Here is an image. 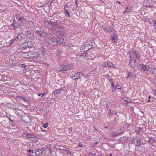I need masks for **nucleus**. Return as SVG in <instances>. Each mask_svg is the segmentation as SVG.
<instances>
[{"label":"nucleus","mask_w":156,"mask_h":156,"mask_svg":"<svg viewBox=\"0 0 156 156\" xmlns=\"http://www.w3.org/2000/svg\"><path fill=\"white\" fill-rule=\"evenodd\" d=\"M120 87H121V86L119 85H117L116 86V88H117L118 89H121Z\"/></svg>","instance_id":"39"},{"label":"nucleus","mask_w":156,"mask_h":156,"mask_svg":"<svg viewBox=\"0 0 156 156\" xmlns=\"http://www.w3.org/2000/svg\"><path fill=\"white\" fill-rule=\"evenodd\" d=\"M101 27L103 28V27H105V26L104 25H102L101 26Z\"/></svg>","instance_id":"62"},{"label":"nucleus","mask_w":156,"mask_h":156,"mask_svg":"<svg viewBox=\"0 0 156 156\" xmlns=\"http://www.w3.org/2000/svg\"><path fill=\"white\" fill-rule=\"evenodd\" d=\"M138 53L135 50H133L130 52V57L132 58L139 59L140 57L137 55Z\"/></svg>","instance_id":"3"},{"label":"nucleus","mask_w":156,"mask_h":156,"mask_svg":"<svg viewBox=\"0 0 156 156\" xmlns=\"http://www.w3.org/2000/svg\"><path fill=\"white\" fill-rule=\"evenodd\" d=\"M127 75H128V76L127 77V79L128 78L130 77H134L135 76V75L134 73L130 72H128Z\"/></svg>","instance_id":"16"},{"label":"nucleus","mask_w":156,"mask_h":156,"mask_svg":"<svg viewBox=\"0 0 156 156\" xmlns=\"http://www.w3.org/2000/svg\"><path fill=\"white\" fill-rule=\"evenodd\" d=\"M112 113L113 114H115L117 115V113L115 111H112Z\"/></svg>","instance_id":"45"},{"label":"nucleus","mask_w":156,"mask_h":156,"mask_svg":"<svg viewBox=\"0 0 156 156\" xmlns=\"http://www.w3.org/2000/svg\"><path fill=\"white\" fill-rule=\"evenodd\" d=\"M27 156H32L30 154H29L27 155Z\"/></svg>","instance_id":"59"},{"label":"nucleus","mask_w":156,"mask_h":156,"mask_svg":"<svg viewBox=\"0 0 156 156\" xmlns=\"http://www.w3.org/2000/svg\"><path fill=\"white\" fill-rule=\"evenodd\" d=\"M41 153H42V154L43 153V152H44V149L43 148H42V149H41Z\"/></svg>","instance_id":"46"},{"label":"nucleus","mask_w":156,"mask_h":156,"mask_svg":"<svg viewBox=\"0 0 156 156\" xmlns=\"http://www.w3.org/2000/svg\"><path fill=\"white\" fill-rule=\"evenodd\" d=\"M126 98L125 97H124L122 98V100L125 101V100H126Z\"/></svg>","instance_id":"53"},{"label":"nucleus","mask_w":156,"mask_h":156,"mask_svg":"<svg viewBox=\"0 0 156 156\" xmlns=\"http://www.w3.org/2000/svg\"><path fill=\"white\" fill-rule=\"evenodd\" d=\"M65 152L69 155H71L72 154L71 152L69 150H68L67 148V150H66Z\"/></svg>","instance_id":"35"},{"label":"nucleus","mask_w":156,"mask_h":156,"mask_svg":"<svg viewBox=\"0 0 156 156\" xmlns=\"http://www.w3.org/2000/svg\"><path fill=\"white\" fill-rule=\"evenodd\" d=\"M150 101H151V100L150 99H148L147 101V102L149 103V102H150Z\"/></svg>","instance_id":"57"},{"label":"nucleus","mask_w":156,"mask_h":156,"mask_svg":"<svg viewBox=\"0 0 156 156\" xmlns=\"http://www.w3.org/2000/svg\"><path fill=\"white\" fill-rule=\"evenodd\" d=\"M141 140L140 138H136L134 142V144L136 146H140Z\"/></svg>","instance_id":"7"},{"label":"nucleus","mask_w":156,"mask_h":156,"mask_svg":"<svg viewBox=\"0 0 156 156\" xmlns=\"http://www.w3.org/2000/svg\"><path fill=\"white\" fill-rule=\"evenodd\" d=\"M41 93L39 94H38V96H41Z\"/></svg>","instance_id":"61"},{"label":"nucleus","mask_w":156,"mask_h":156,"mask_svg":"<svg viewBox=\"0 0 156 156\" xmlns=\"http://www.w3.org/2000/svg\"><path fill=\"white\" fill-rule=\"evenodd\" d=\"M49 151L50 152V153L51 154L52 153V151H51V149H49Z\"/></svg>","instance_id":"54"},{"label":"nucleus","mask_w":156,"mask_h":156,"mask_svg":"<svg viewBox=\"0 0 156 156\" xmlns=\"http://www.w3.org/2000/svg\"><path fill=\"white\" fill-rule=\"evenodd\" d=\"M61 68H57V70L58 71H63V70H62V69L61 66H60Z\"/></svg>","instance_id":"42"},{"label":"nucleus","mask_w":156,"mask_h":156,"mask_svg":"<svg viewBox=\"0 0 156 156\" xmlns=\"http://www.w3.org/2000/svg\"><path fill=\"white\" fill-rule=\"evenodd\" d=\"M88 154L90 156H95L96 155V154L92 153H88Z\"/></svg>","instance_id":"34"},{"label":"nucleus","mask_w":156,"mask_h":156,"mask_svg":"<svg viewBox=\"0 0 156 156\" xmlns=\"http://www.w3.org/2000/svg\"><path fill=\"white\" fill-rule=\"evenodd\" d=\"M112 86L113 87V88L114 87V85L113 83H112Z\"/></svg>","instance_id":"51"},{"label":"nucleus","mask_w":156,"mask_h":156,"mask_svg":"<svg viewBox=\"0 0 156 156\" xmlns=\"http://www.w3.org/2000/svg\"><path fill=\"white\" fill-rule=\"evenodd\" d=\"M102 66L104 67H108L107 66V62H103L102 63Z\"/></svg>","instance_id":"33"},{"label":"nucleus","mask_w":156,"mask_h":156,"mask_svg":"<svg viewBox=\"0 0 156 156\" xmlns=\"http://www.w3.org/2000/svg\"><path fill=\"white\" fill-rule=\"evenodd\" d=\"M69 131H71L72 130V128H70L69 129Z\"/></svg>","instance_id":"58"},{"label":"nucleus","mask_w":156,"mask_h":156,"mask_svg":"<svg viewBox=\"0 0 156 156\" xmlns=\"http://www.w3.org/2000/svg\"><path fill=\"white\" fill-rule=\"evenodd\" d=\"M112 154H109V156H112Z\"/></svg>","instance_id":"64"},{"label":"nucleus","mask_w":156,"mask_h":156,"mask_svg":"<svg viewBox=\"0 0 156 156\" xmlns=\"http://www.w3.org/2000/svg\"><path fill=\"white\" fill-rule=\"evenodd\" d=\"M112 29L111 28H110V27L107 28V29L106 30V32L108 33H110L112 32Z\"/></svg>","instance_id":"25"},{"label":"nucleus","mask_w":156,"mask_h":156,"mask_svg":"<svg viewBox=\"0 0 156 156\" xmlns=\"http://www.w3.org/2000/svg\"><path fill=\"white\" fill-rule=\"evenodd\" d=\"M28 42H26L25 43H24L22 45L23 46V47H22V49H25L26 48H29V46H28Z\"/></svg>","instance_id":"17"},{"label":"nucleus","mask_w":156,"mask_h":156,"mask_svg":"<svg viewBox=\"0 0 156 156\" xmlns=\"http://www.w3.org/2000/svg\"><path fill=\"white\" fill-rule=\"evenodd\" d=\"M131 12V10L130 9H128V7H126V9L123 12V14L125 13L126 12Z\"/></svg>","instance_id":"28"},{"label":"nucleus","mask_w":156,"mask_h":156,"mask_svg":"<svg viewBox=\"0 0 156 156\" xmlns=\"http://www.w3.org/2000/svg\"><path fill=\"white\" fill-rule=\"evenodd\" d=\"M90 48H85V50H84V51H87V50H89V49H90Z\"/></svg>","instance_id":"48"},{"label":"nucleus","mask_w":156,"mask_h":156,"mask_svg":"<svg viewBox=\"0 0 156 156\" xmlns=\"http://www.w3.org/2000/svg\"><path fill=\"white\" fill-rule=\"evenodd\" d=\"M51 3L49 2V1L47 3V5H48V6H51Z\"/></svg>","instance_id":"41"},{"label":"nucleus","mask_w":156,"mask_h":156,"mask_svg":"<svg viewBox=\"0 0 156 156\" xmlns=\"http://www.w3.org/2000/svg\"><path fill=\"white\" fill-rule=\"evenodd\" d=\"M32 34V33L30 31H27L25 33V35L28 37H30V36Z\"/></svg>","instance_id":"26"},{"label":"nucleus","mask_w":156,"mask_h":156,"mask_svg":"<svg viewBox=\"0 0 156 156\" xmlns=\"http://www.w3.org/2000/svg\"><path fill=\"white\" fill-rule=\"evenodd\" d=\"M23 21H25L26 22H28V23H33V22L31 21H28V20H27L25 19V20Z\"/></svg>","instance_id":"38"},{"label":"nucleus","mask_w":156,"mask_h":156,"mask_svg":"<svg viewBox=\"0 0 156 156\" xmlns=\"http://www.w3.org/2000/svg\"><path fill=\"white\" fill-rule=\"evenodd\" d=\"M82 74L80 72H77L76 74L74 76H70V78L73 80H74L76 79H80L81 78V76Z\"/></svg>","instance_id":"4"},{"label":"nucleus","mask_w":156,"mask_h":156,"mask_svg":"<svg viewBox=\"0 0 156 156\" xmlns=\"http://www.w3.org/2000/svg\"><path fill=\"white\" fill-rule=\"evenodd\" d=\"M16 19L19 22H23L25 20V19L24 17H20V15L19 14H16Z\"/></svg>","instance_id":"8"},{"label":"nucleus","mask_w":156,"mask_h":156,"mask_svg":"<svg viewBox=\"0 0 156 156\" xmlns=\"http://www.w3.org/2000/svg\"><path fill=\"white\" fill-rule=\"evenodd\" d=\"M148 142L149 143H151V140H149L148 141Z\"/></svg>","instance_id":"60"},{"label":"nucleus","mask_w":156,"mask_h":156,"mask_svg":"<svg viewBox=\"0 0 156 156\" xmlns=\"http://www.w3.org/2000/svg\"><path fill=\"white\" fill-rule=\"evenodd\" d=\"M41 152V149H38L35 151V154L37 156H40L42 154V153Z\"/></svg>","instance_id":"15"},{"label":"nucleus","mask_w":156,"mask_h":156,"mask_svg":"<svg viewBox=\"0 0 156 156\" xmlns=\"http://www.w3.org/2000/svg\"><path fill=\"white\" fill-rule=\"evenodd\" d=\"M61 39L60 40H59L58 38H57V39L53 37H51L50 38V41H51V43L52 44L54 45L56 44H55L56 42H59L60 43H62L64 39Z\"/></svg>","instance_id":"2"},{"label":"nucleus","mask_w":156,"mask_h":156,"mask_svg":"<svg viewBox=\"0 0 156 156\" xmlns=\"http://www.w3.org/2000/svg\"><path fill=\"white\" fill-rule=\"evenodd\" d=\"M153 91L154 93V94L156 95V90H153Z\"/></svg>","instance_id":"47"},{"label":"nucleus","mask_w":156,"mask_h":156,"mask_svg":"<svg viewBox=\"0 0 156 156\" xmlns=\"http://www.w3.org/2000/svg\"><path fill=\"white\" fill-rule=\"evenodd\" d=\"M38 51L40 52L41 55H44V52L45 51V48L43 47H41L39 48L38 50Z\"/></svg>","instance_id":"12"},{"label":"nucleus","mask_w":156,"mask_h":156,"mask_svg":"<svg viewBox=\"0 0 156 156\" xmlns=\"http://www.w3.org/2000/svg\"><path fill=\"white\" fill-rule=\"evenodd\" d=\"M88 45V44H84V47H87ZM89 45V46H90V44H89V45Z\"/></svg>","instance_id":"52"},{"label":"nucleus","mask_w":156,"mask_h":156,"mask_svg":"<svg viewBox=\"0 0 156 156\" xmlns=\"http://www.w3.org/2000/svg\"><path fill=\"white\" fill-rule=\"evenodd\" d=\"M28 152L29 153H34V152L33 150H31V149H29L28 151Z\"/></svg>","instance_id":"40"},{"label":"nucleus","mask_w":156,"mask_h":156,"mask_svg":"<svg viewBox=\"0 0 156 156\" xmlns=\"http://www.w3.org/2000/svg\"><path fill=\"white\" fill-rule=\"evenodd\" d=\"M142 66L141 68V69L145 71H147L149 69V66H148L146 65H142Z\"/></svg>","instance_id":"11"},{"label":"nucleus","mask_w":156,"mask_h":156,"mask_svg":"<svg viewBox=\"0 0 156 156\" xmlns=\"http://www.w3.org/2000/svg\"><path fill=\"white\" fill-rule=\"evenodd\" d=\"M49 26L51 27V29L54 30H55L56 28L58 27V25L56 23H53L52 22L49 23Z\"/></svg>","instance_id":"6"},{"label":"nucleus","mask_w":156,"mask_h":156,"mask_svg":"<svg viewBox=\"0 0 156 156\" xmlns=\"http://www.w3.org/2000/svg\"><path fill=\"white\" fill-rule=\"evenodd\" d=\"M107 66L109 68L114 67V65L110 62H107Z\"/></svg>","instance_id":"19"},{"label":"nucleus","mask_w":156,"mask_h":156,"mask_svg":"<svg viewBox=\"0 0 156 156\" xmlns=\"http://www.w3.org/2000/svg\"><path fill=\"white\" fill-rule=\"evenodd\" d=\"M61 57V53L60 51H58V53L57 55V58L58 60H59Z\"/></svg>","instance_id":"24"},{"label":"nucleus","mask_w":156,"mask_h":156,"mask_svg":"<svg viewBox=\"0 0 156 156\" xmlns=\"http://www.w3.org/2000/svg\"><path fill=\"white\" fill-rule=\"evenodd\" d=\"M77 2V0H76V1L75 2V4H76V6H78Z\"/></svg>","instance_id":"49"},{"label":"nucleus","mask_w":156,"mask_h":156,"mask_svg":"<svg viewBox=\"0 0 156 156\" xmlns=\"http://www.w3.org/2000/svg\"><path fill=\"white\" fill-rule=\"evenodd\" d=\"M131 101V99H130L128 98H126V100H125V102H128L129 103H130Z\"/></svg>","instance_id":"31"},{"label":"nucleus","mask_w":156,"mask_h":156,"mask_svg":"<svg viewBox=\"0 0 156 156\" xmlns=\"http://www.w3.org/2000/svg\"><path fill=\"white\" fill-rule=\"evenodd\" d=\"M118 39V35L114 33L112 34H111V39L113 42H116Z\"/></svg>","instance_id":"5"},{"label":"nucleus","mask_w":156,"mask_h":156,"mask_svg":"<svg viewBox=\"0 0 156 156\" xmlns=\"http://www.w3.org/2000/svg\"><path fill=\"white\" fill-rule=\"evenodd\" d=\"M64 14L66 16H67L68 17H70V13L68 11H64Z\"/></svg>","instance_id":"27"},{"label":"nucleus","mask_w":156,"mask_h":156,"mask_svg":"<svg viewBox=\"0 0 156 156\" xmlns=\"http://www.w3.org/2000/svg\"><path fill=\"white\" fill-rule=\"evenodd\" d=\"M21 99L22 100L27 102L28 103L29 102V99L26 97H22Z\"/></svg>","instance_id":"22"},{"label":"nucleus","mask_w":156,"mask_h":156,"mask_svg":"<svg viewBox=\"0 0 156 156\" xmlns=\"http://www.w3.org/2000/svg\"><path fill=\"white\" fill-rule=\"evenodd\" d=\"M45 93L44 92L43 93L42 95L41 96V97H43V96L45 94Z\"/></svg>","instance_id":"55"},{"label":"nucleus","mask_w":156,"mask_h":156,"mask_svg":"<svg viewBox=\"0 0 156 156\" xmlns=\"http://www.w3.org/2000/svg\"><path fill=\"white\" fill-rule=\"evenodd\" d=\"M78 146L83 147V145L82 144H79Z\"/></svg>","instance_id":"43"},{"label":"nucleus","mask_w":156,"mask_h":156,"mask_svg":"<svg viewBox=\"0 0 156 156\" xmlns=\"http://www.w3.org/2000/svg\"><path fill=\"white\" fill-rule=\"evenodd\" d=\"M135 60H133V59H132V58L131 59V60L130 62H129V64L132 67L134 68L135 66Z\"/></svg>","instance_id":"9"},{"label":"nucleus","mask_w":156,"mask_h":156,"mask_svg":"<svg viewBox=\"0 0 156 156\" xmlns=\"http://www.w3.org/2000/svg\"><path fill=\"white\" fill-rule=\"evenodd\" d=\"M122 133L121 132L119 133H116L113 134L112 136L113 137L115 138L118 136L121 135Z\"/></svg>","instance_id":"18"},{"label":"nucleus","mask_w":156,"mask_h":156,"mask_svg":"<svg viewBox=\"0 0 156 156\" xmlns=\"http://www.w3.org/2000/svg\"><path fill=\"white\" fill-rule=\"evenodd\" d=\"M40 54L39 52H35L32 54L31 57L32 58H36L39 57Z\"/></svg>","instance_id":"13"},{"label":"nucleus","mask_w":156,"mask_h":156,"mask_svg":"<svg viewBox=\"0 0 156 156\" xmlns=\"http://www.w3.org/2000/svg\"><path fill=\"white\" fill-rule=\"evenodd\" d=\"M37 32L38 33V34H39V36L42 37H44L45 35L46 34V33L45 32L43 31H42L41 32V31H38L37 32Z\"/></svg>","instance_id":"14"},{"label":"nucleus","mask_w":156,"mask_h":156,"mask_svg":"<svg viewBox=\"0 0 156 156\" xmlns=\"http://www.w3.org/2000/svg\"><path fill=\"white\" fill-rule=\"evenodd\" d=\"M73 66V63H70L68 64L66 63L64 64L61 66L62 69L63 71H67L71 69Z\"/></svg>","instance_id":"1"},{"label":"nucleus","mask_w":156,"mask_h":156,"mask_svg":"<svg viewBox=\"0 0 156 156\" xmlns=\"http://www.w3.org/2000/svg\"><path fill=\"white\" fill-rule=\"evenodd\" d=\"M65 152L69 155H71L72 154L71 152L69 150H68L67 148V150H66Z\"/></svg>","instance_id":"36"},{"label":"nucleus","mask_w":156,"mask_h":156,"mask_svg":"<svg viewBox=\"0 0 156 156\" xmlns=\"http://www.w3.org/2000/svg\"><path fill=\"white\" fill-rule=\"evenodd\" d=\"M61 89H57L56 90H55L53 91L54 94V95H55L56 94L59 93L61 92Z\"/></svg>","instance_id":"21"},{"label":"nucleus","mask_w":156,"mask_h":156,"mask_svg":"<svg viewBox=\"0 0 156 156\" xmlns=\"http://www.w3.org/2000/svg\"><path fill=\"white\" fill-rule=\"evenodd\" d=\"M17 23V22H16L15 20H14L13 23H12V24L11 25V26L12 27H13V30L15 29V28H16L17 27H16L15 26L16 24Z\"/></svg>","instance_id":"20"},{"label":"nucleus","mask_w":156,"mask_h":156,"mask_svg":"<svg viewBox=\"0 0 156 156\" xmlns=\"http://www.w3.org/2000/svg\"><path fill=\"white\" fill-rule=\"evenodd\" d=\"M103 28L106 32V30H107V28L106 27H103Z\"/></svg>","instance_id":"44"},{"label":"nucleus","mask_w":156,"mask_h":156,"mask_svg":"<svg viewBox=\"0 0 156 156\" xmlns=\"http://www.w3.org/2000/svg\"><path fill=\"white\" fill-rule=\"evenodd\" d=\"M67 148L66 147H64L63 146H60V148L58 149L65 151L66 150H67Z\"/></svg>","instance_id":"23"},{"label":"nucleus","mask_w":156,"mask_h":156,"mask_svg":"<svg viewBox=\"0 0 156 156\" xmlns=\"http://www.w3.org/2000/svg\"><path fill=\"white\" fill-rule=\"evenodd\" d=\"M21 34H20L18 35L17 37H16L17 39H18V40H20L22 38Z\"/></svg>","instance_id":"29"},{"label":"nucleus","mask_w":156,"mask_h":156,"mask_svg":"<svg viewBox=\"0 0 156 156\" xmlns=\"http://www.w3.org/2000/svg\"><path fill=\"white\" fill-rule=\"evenodd\" d=\"M147 6V7H152V6Z\"/></svg>","instance_id":"63"},{"label":"nucleus","mask_w":156,"mask_h":156,"mask_svg":"<svg viewBox=\"0 0 156 156\" xmlns=\"http://www.w3.org/2000/svg\"><path fill=\"white\" fill-rule=\"evenodd\" d=\"M69 8L67 5L64 6V11H68Z\"/></svg>","instance_id":"30"},{"label":"nucleus","mask_w":156,"mask_h":156,"mask_svg":"<svg viewBox=\"0 0 156 156\" xmlns=\"http://www.w3.org/2000/svg\"><path fill=\"white\" fill-rule=\"evenodd\" d=\"M117 3H119V4H121V3L119 1H117Z\"/></svg>","instance_id":"56"},{"label":"nucleus","mask_w":156,"mask_h":156,"mask_svg":"<svg viewBox=\"0 0 156 156\" xmlns=\"http://www.w3.org/2000/svg\"><path fill=\"white\" fill-rule=\"evenodd\" d=\"M18 41V39H17V38H15V39H13L12 41H11V43H14L16 41Z\"/></svg>","instance_id":"32"},{"label":"nucleus","mask_w":156,"mask_h":156,"mask_svg":"<svg viewBox=\"0 0 156 156\" xmlns=\"http://www.w3.org/2000/svg\"><path fill=\"white\" fill-rule=\"evenodd\" d=\"M55 0H49V2L52 3Z\"/></svg>","instance_id":"50"},{"label":"nucleus","mask_w":156,"mask_h":156,"mask_svg":"<svg viewBox=\"0 0 156 156\" xmlns=\"http://www.w3.org/2000/svg\"><path fill=\"white\" fill-rule=\"evenodd\" d=\"M48 126V124L47 123H45L43 125V127L44 128H46Z\"/></svg>","instance_id":"37"},{"label":"nucleus","mask_w":156,"mask_h":156,"mask_svg":"<svg viewBox=\"0 0 156 156\" xmlns=\"http://www.w3.org/2000/svg\"><path fill=\"white\" fill-rule=\"evenodd\" d=\"M23 135L24 136H25L26 138H31L33 137L34 136V135L29 133H27V134L24 133L23 134Z\"/></svg>","instance_id":"10"}]
</instances>
